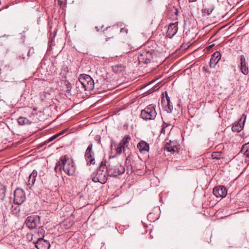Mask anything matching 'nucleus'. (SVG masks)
Returning <instances> with one entry per match:
<instances>
[{"label":"nucleus","mask_w":249,"mask_h":249,"mask_svg":"<svg viewBox=\"0 0 249 249\" xmlns=\"http://www.w3.org/2000/svg\"><path fill=\"white\" fill-rule=\"evenodd\" d=\"M62 169L69 176H73L75 173L76 166L73 160L69 155L61 157L54 167L56 173L61 172Z\"/></svg>","instance_id":"nucleus-1"},{"label":"nucleus","mask_w":249,"mask_h":249,"mask_svg":"<svg viewBox=\"0 0 249 249\" xmlns=\"http://www.w3.org/2000/svg\"><path fill=\"white\" fill-rule=\"evenodd\" d=\"M108 176H109L107 171V166L105 162L103 161L101 163L96 172L93 173L91 176L93 181L100 182L101 184H104L107 182Z\"/></svg>","instance_id":"nucleus-2"},{"label":"nucleus","mask_w":249,"mask_h":249,"mask_svg":"<svg viewBox=\"0 0 249 249\" xmlns=\"http://www.w3.org/2000/svg\"><path fill=\"white\" fill-rule=\"evenodd\" d=\"M115 156L109 157L107 171L110 177H117L125 172L124 167L115 161Z\"/></svg>","instance_id":"nucleus-3"},{"label":"nucleus","mask_w":249,"mask_h":249,"mask_svg":"<svg viewBox=\"0 0 249 249\" xmlns=\"http://www.w3.org/2000/svg\"><path fill=\"white\" fill-rule=\"evenodd\" d=\"M155 107V105H148L141 111V117L145 120L154 119L157 115V112L156 111Z\"/></svg>","instance_id":"nucleus-4"},{"label":"nucleus","mask_w":249,"mask_h":249,"mask_svg":"<svg viewBox=\"0 0 249 249\" xmlns=\"http://www.w3.org/2000/svg\"><path fill=\"white\" fill-rule=\"evenodd\" d=\"M79 82L85 89V90L90 91L92 90L94 88V81L89 75H80L79 78Z\"/></svg>","instance_id":"nucleus-5"},{"label":"nucleus","mask_w":249,"mask_h":249,"mask_svg":"<svg viewBox=\"0 0 249 249\" xmlns=\"http://www.w3.org/2000/svg\"><path fill=\"white\" fill-rule=\"evenodd\" d=\"M152 57V53L151 51L142 50L139 54L138 59L140 63L147 64L150 62Z\"/></svg>","instance_id":"nucleus-6"},{"label":"nucleus","mask_w":249,"mask_h":249,"mask_svg":"<svg viewBox=\"0 0 249 249\" xmlns=\"http://www.w3.org/2000/svg\"><path fill=\"white\" fill-rule=\"evenodd\" d=\"M40 217L37 215H31L28 216L25 223L30 229H34L39 223Z\"/></svg>","instance_id":"nucleus-7"},{"label":"nucleus","mask_w":249,"mask_h":249,"mask_svg":"<svg viewBox=\"0 0 249 249\" xmlns=\"http://www.w3.org/2000/svg\"><path fill=\"white\" fill-rule=\"evenodd\" d=\"M25 193L21 189H17L14 192V203L18 205H20L25 200Z\"/></svg>","instance_id":"nucleus-8"},{"label":"nucleus","mask_w":249,"mask_h":249,"mask_svg":"<svg viewBox=\"0 0 249 249\" xmlns=\"http://www.w3.org/2000/svg\"><path fill=\"white\" fill-rule=\"evenodd\" d=\"M161 105L163 108L168 113L172 112L173 107L167 92H165V97H163L161 99Z\"/></svg>","instance_id":"nucleus-9"},{"label":"nucleus","mask_w":249,"mask_h":249,"mask_svg":"<svg viewBox=\"0 0 249 249\" xmlns=\"http://www.w3.org/2000/svg\"><path fill=\"white\" fill-rule=\"evenodd\" d=\"M92 144H90L88 147L85 157L88 165L94 164L95 162L94 153L92 151Z\"/></svg>","instance_id":"nucleus-10"},{"label":"nucleus","mask_w":249,"mask_h":249,"mask_svg":"<svg viewBox=\"0 0 249 249\" xmlns=\"http://www.w3.org/2000/svg\"><path fill=\"white\" fill-rule=\"evenodd\" d=\"M213 194L217 197H224L227 194V191L223 186H218L213 189Z\"/></svg>","instance_id":"nucleus-11"},{"label":"nucleus","mask_w":249,"mask_h":249,"mask_svg":"<svg viewBox=\"0 0 249 249\" xmlns=\"http://www.w3.org/2000/svg\"><path fill=\"white\" fill-rule=\"evenodd\" d=\"M35 246L37 249H49L50 247V242L44 239L42 237H39L35 242Z\"/></svg>","instance_id":"nucleus-12"},{"label":"nucleus","mask_w":249,"mask_h":249,"mask_svg":"<svg viewBox=\"0 0 249 249\" xmlns=\"http://www.w3.org/2000/svg\"><path fill=\"white\" fill-rule=\"evenodd\" d=\"M128 141H120L119 143L115 144V149L116 152L115 157L117 155L121 154L123 152H124L125 148L127 147Z\"/></svg>","instance_id":"nucleus-13"},{"label":"nucleus","mask_w":249,"mask_h":249,"mask_svg":"<svg viewBox=\"0 0 249 249\" xmlns=\"http://www.w3.org/2000/svg\"><path fill=\"white\" fill-rule=\"evenodd\" d=\"M178 22L169 25L167 32V36L171 38L176 34L178 30Z\"/></svg>","instance_id":"nucleus-14"},{"label":"nucleus","mask_w":249,"mask_h":249,"mask_svg":"<svg viewBox=\"0 0 249 249\" xmlns=\"http://www.w3.org/2000/svg\"><path fill=\"white\" fill-rule=\"evenodd\" d=\"M119 32V27L117 26H113L106 29L105 32L107 38H112Z\"/></svg>","instance_id":"nucleus-15"},{"label":"nucleus","mask_w":249,"mask_h":249,"mask_svg":"<svg viewBox=\"0 0 249 249\" xmlns=\"http://www.w3.org/2000/svg\"><path fill=\"white\" fill-rule=\"evenodd\" d=\"M175 141H169V142H167L164 147V149L170 152H178L180 148L179 145L176 144Z\"/></svg>","instance_id":"nucleus-16"},{"label":"nucleus","mask_w":249,"mask_h":249,"mask_svg":"<svg viewBox=\"0 0 249 249\" xmlns=\"http://www.w3.org/2000/svg\"><path fill=\"white\" fill-rule=\"evenodd\" d=\"M221 55L219 52H216L213 53L211 56L210 66L211 68H214L221 59Z\"/></svg>","instance_id":"nucleus-17"},{"label":"nucleus","mask_w":249,"mask_h":249,"mask_svg":"<svg viewBox=\"0 0 249 249\" xmlns=\"http://www.w3.org/2000/svg\"><path fill=\"white\" fill-rule=\"evenodd\" d=\"M137 148L141 153H145L149 150V144L145 141H140L137 144Z\"/></svg>","instance_id":"nucleus-18"},{"label":"nucleus","mask_w":249,"mask_h":249,"mask_svg":"<svg viewBox=\"0 0 249 249\" xmlns=\"http://www.w3.org/2000/svg\"><path fill=\"white\" fill-rule=\"evenodd\" d=\"M240 61H241V66L240 69L242 72L245 74L247 75L249 73V69L248 67L246 65V59L244 55L240 56Z\"/></svg>","instance_id":"nucleus-19"},{"label":"nucleus","mask_w":249,"mask_h":249,"mask_svg":"<svg viewBox=\"0 0 249 249\" xmlns=\"http://www.w3.org/2000/svg\"><path fill=\"white\" fill-rule=\"evenodd\" d=\"M37 175V172L36 170H34L32 173L30 175L28 178V180L27 183V186H29L30 188L31 187L35 184L36 181V177Z\"/></svg>","instance_id":"nucleus-20"},{"label":"nucleus","mask_w":249,"mask_h":249,"mask_svg":"<svg viewBox=\"0 0 249 249\" xmlns=\"http://www.w3.org/2000/svg\"><path fill=\"white\" fill-rule=\"evenodd\" d=\"M171 126L170 124H167L165 123H163L162 125V128L161 130V133L159 136L160 139H163V135H164L165 133V131L168 132L171 129Z\"/></svg>","instance_id":"nucleus-21"},{"label":"nucleus","mask_w":249,"mask_h":249,"mask_svg":"<svg viewBox=\"0 0 249 249\" xmlns=\"http://www.w3.org/2000/svg\"><path fill=\"white\" fill-rule=\"evenodd\" d=\"M214 8L212 5H210L207 6L206 5L203 4V8L202 10V13L204 15H209L213 11Z\"/></svg>","instance_id":"nucleus-22"},{"label":"nucleus","mask_w":249,"mask_h":249,"mask_svg":"<svg viewBox=\"0 0 249 249\" xmlns=\"http://www.w3.org/2000/svg\"><path fill=\"white\" fill-rule=\"evenodd\" d=\"M113 71L116 73H120L125 70V67L122 64H117L112 67Z\"/></svg>","instance_id":"nucleus-23"},{"label":"nucleus","mask_w":249,"mask_h":249,"mask_svg":"<svg viewBox=\"0 0 249 249\" xmlns=\"http://www.w3.org/2000/svg\"><path fill=\"white\" fill-rule=\"evenodd\" d=\"M241 151L244 153L246 157L249 158V142L243 145Z\"/></svg>","instance_id":"nucleus-24"},{"label":"nucleus","mask_w":249,"mask_h":249,"mask_svg":"<svg viewBox=\"0 0 249 249\" xmlns=\"http://www.w3.org/2000/svg\"><path fill=\"white\" fill-rule=\"evenodd\" d=\"M6 188L2 184H0V200H2L5 197Z\"/></svg>","instance_id":"nucleus-25"},{"label":"nucleus","mask_w":249,"mask_h":249,"mask_svg":"<svg viewBox=\"0 0 249 249\" xmlns=\"http://www.w3.org/2000/svg\"><path fill=\"white\" fill-rule=\"evenodd\" d=\"M243 125L241 123H237L233 125L232 127V130L233 132H240L243 129Z\"/></svg>","instance_id":"nucleus-26"},{"label":"nucleus","mask_w":249,"mask_h":249,"mask_svg":"<svg viewBox=\"0 0 249 249\" xmlns=\"http://www.w3.org/2000/svg\"><path fill=\"white\" fill-rule=\"evenodd\" d=\"M18 122L20 125H25L31 124L28 119L22 117H19L18 120Z\"/></svg>","instance_id":"nucleus-27"},{"label":"nucleus","mask_w":249,"mask_h":249,"mask_svg":"<svg viewBox=\"0 0 249 249\" xmlns=\"http://www.w3.org/2000/svg\"><path fill=\"white\" fill-rule=\"evenodd\" d=\"M65 132V130L62 131L54 135L53 136H52L51 137L49 138V139H48L47 140H49V141L53 140L56 139L57 138H58L59 136L63 134Z\"/></svg>","instance_id":"nucleus-28"},{"label":"nucleus","mask_w":249,"mask_h":249,"mask_svg":"<svg viewBox=\"0 0 249 249\" xmlns=\"http://www.w3.org/2000/svg\"><path fill=\"white\" fill-rule=\"evenodd\" d=\"M221 157V153L218 152H213L212 154V157L213 159H220Z\"/></svg>","instance_id":"nucleus-29"},{"label":"nucleus","mask_w":249,"mask_h":249,"mask_svg":"<svg viewBox=\"0 0 249 249\" xmlns=\"http://www.w3.org/2000/svg\"><path fill=\"white\" fill-rule=\"evenodd\" d=\"M45 231L42 227H39L38 229L37 234H38L39 237H44Z\"/></svg>","instance_id":"nucleus-30"},{"label":"nucleus","mask_w":249,"mask_h":249,"mask_svg":"<svg viewBox=\"0 0 249 249\" xmlns=\"http://www.w3.org/2000/svg\"><path fill=\"white\" fill-rule=\"evenodd\" d=\"M129 47V45L125 44L124 46L123 52L124 53H128L130 52V49H125V48H128Z\"/></svg>","instance_id":"nucleus-31"},{"label":"nucleus","mask_w":249,"mask_h":249,"mask_svg":"<svg viewBox=\"0 0 249 249\" xmlns=\"http://www.w3.org/2000/svg\"><path fill=\"white\" fill-rule=\"evenodd\" d=\"M162 86V84L161 83L158 84L156 86L153 87L152 90L155 91L158 89L159 88H160Z\"/></svg>","instance_id":"nucleus-32"},{"label":"nucleus","mask_w":249,"mask_h":249,"mask_svg":"<svg viewBox=\"0 0 249 249\" xmlns=\"http://www.w3.org/2000/svg\"><path fill=\"white\" fill-rule=\"evenodd\" d=\"M120 33H124V32H125V33H127L128 32V30L127 29H125L124 28H121L120 30Z\"/></svg>","instance_id":"nucleus-33"},{"label":"nucleus","mask_w":249,"mask_h":249,"mask_svg":"<svg viewBox=\"0 0 249 249\" xmlns=\"http://www.w3.org/2000/svg\"><path fill=\"white\" fill-rule=\"evenodd\" d=\"M46 95H47V93H46V92H43L42 93H41V98L42 100H43L44 98H46Z\"/></svg>","instance_id":"nucleus-34"},{"label":"nucleus","mask_w":249,"mask_h":249,"mask_svg":"<svg viewBox=\"0 0 249 249\" xmlns=\"http://www.w3.org/2000/svg\"><path fill=\"white\" fill-rule=\"evenodd\" d=\"M130 139L131 138H130V136L128 135H127L124 137V138H123V139L122 140H130Z\"/></svg>","instance_id":"nucleus-35"},{"label":"nucleus","mask_w":249,"mask_h":249,"mask_svg":"<svg viewBox=\"0 0 249 249\" xmlns=\"http://www.w3.org/2000/svg\"><path fill=\"white\" fill-rule=\"evenodd\" d=\"M101 137L99 135H96V138H95V140H100Z\"/></svg>","instance_id":"nucleus-36"},{"label":"nucleus","mask_w":249,"mask_h":249,"mask_svg":"<svg viewBox=\"0 0 249 249\" xmlns=\"http://www.w3.org/2000/svg\"><path fill=\"white\" fill-rule=\"evenodd\" d=\"M90 135H92V136H93L95 135V132L92 131Z\"/></svg>","instance_id":"nucleus-37"},{"label":"nucleus","mask_w":249,"mask_h":249,"mask_svg":"<svg viewBox=\"0 0 249 249\" xmlns=\"http://www.w3.org/2000/svg\"><path fill=\"white\" fill-rule=\"evenodd\" d=\"M196 0H189L190 2H193L196 1Z\"/></svg>","instance_id":"nucleus-38"},{"label":"nucleus","mask_w":249,"mask_h":249,"mask_svg":"<svg viewBox=\"0 0 249 249\" xmlns=\"http://www.w3.org/2000/svg\"><path fill=\"white\" fill-rule=\"evenodd\" d=\"M165 140H166V141L169 140V137L168 136L166 138H165Z\"/></svg>","instance_id":"nucleus-39"},{"label":"nucleus","mask_w":249,"mask_h":249,"mask_svg":"<svg viewBox=\"0 0 249 249\" xmlns=\"http://www.w3.org/2000/svg\"><path fill=\"white\" fill-rule=\"evenodd\" d=\"M30 52H31V50H29L28 53H30Z\"/></svg>","instance_id":"nucleus-40"}]
</instances>
